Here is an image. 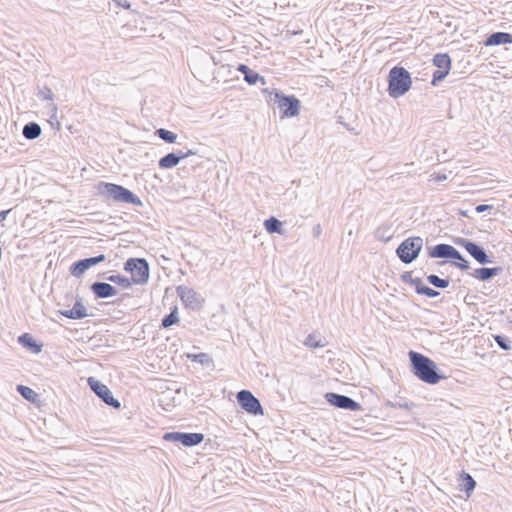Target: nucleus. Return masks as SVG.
Here are the masks:
<instances>
[{
    "label": "nucleus",
    "mask_w": 512,
    "mask_h": 512,
    "mask_svg": "<svg viewBox=\"0 0 512 512\" xmlns=\"http://www.w3.org/2000/svg\"><path fill=\"white\" fill-rule=\"evenodd\" d=\"M264 227L268 233H277L280 235L285 234L283 223L274 216H270L268 219L264 221Z\"/></svg>",
    "instance_id": "393cba45"
},
{
    "label": "nucleus",
    "mask_w": 512,
    "mask_h": 512,
    "mask_svg": "<svg viewBox=\"0 0 512 512\" xmlns=\"http://www.w3.org/2000/svg\"><path fill=\"white\" fill-rule=\"evenodd\" d=\"M417 294L419 295H424L428 298H435V297H438L440 295V292L423 284V282L421 281V284H418L417 285V290L415 291Z\"/></svg>",
    "instance_id": "72a5a7b5"
},
{
    "label": "nucleus",
    "mask_w": 512,
    "mask_h": 512,
    "mask_svg": "<svg viewBox=\"0 0 512 512\" xmlns=\"http://www.w3.org/2000/svg\"><path fill=\"white\" fill-rule=\"evenodd\" d=\"M186 357L190 361L199 363V364H201V365H203L205 367H212V368L214 367V360L207 353H204V352L197 353V354L188 353L186 355Z\"/></svg>",
    "instance_id": "bb28decb"
},
{
    "label": "nucleus",
    "mask_w": 512,
    "mask_h": 512,
    "mask_svg": "<svg viewBox=\"0 0 512 512\" xmlns=\"http://www.w3.org/2000/svg\"><path fill=\"white\" fill-rule=\"evenodd\" d=\"M322 233V228L320 224H317L313 227V235L318 238Z\"/></svg>",
    "instance_id": "de8ad7c7"
},
{
    "label": "nucleus",
    "mask_w": 512,
    "mask_h": 512,
    "mask_svg": "<svg viewBox=\"0 0 512 512\" xmlns=\"http://www.w3.org/2000/svg\"><path fill=\"white\" fill-rule=\"evenodd\" d=\"M93 266L94 265L92 264V261L89 257L83 258L73 262L69 267V272L75 278H80L87 270H89Z\"/></svg>",
    "instance_id": "6ab92c4d"
},
{
    "label": "nucleus",
    "mask_w": 512,
    "mask_h": 512,
    "mask_svg": "<svg viewBox=\"0 0 512 512\" xmlns=\"http://www.w3.org/2000/svg\"><path fill=\"white\" fill-rule=\"evenodd\" d=\"M496 344L503 350L509 351L511 349V341L505 335H494Z\"/></svg>",
    "instance_id": "ea45409f"
},
{
    "label": "nucleus",
    "mask_w": 512,
    "mask_h": 512,
    "mask_svg": "<svg viewBox=\"0 0 512 512\" xmlns=\"http://www.w3.org/2000/svg\"><path fill=\"white\" fill-rule=\"evenodd\" d=\"M124 271L131 274L133 284L144 285L150 277V266L145 258H129L124 263Z\"/></svg>",
    "instance_id": "39448f33"
},
{
    "label": "nucleus",
    "mask_w": 512,
    "mask_h": 512,
    "mask_svg": "<svg viewBox=\"0 0 512 512\" xmlns=\"http://www.w3.org/2000/svg\"><path fill=\"white\" fill-rule=\"evenodd\" d=\"M181 161V156L177 152H171L161 157L158 161V166L161 169H172L176 167Z\"/></svg>",
    "instance_id": "aec40b11"
},
{
    "label": "nucleus",
    "mask_w": 512,
    "mask_h": 512,
    "mask_svg": "<svg viewBox=\"0 0 512 512\" xmlns=\"http://www.w3.org/2000/svg\"><path fill=\"white\" fill-rule=\"evenodd\" d=\"M493 209V206L492 205H488V204H479L475 207V211L477 213H483L485 211H489V210H492Z\"/></svg>",
    "instance_id": "a19ab883"
},
{
    "label": "nucleus",
    "mask_w": 512,
    "mask_h": 512,
    "mask_svg": "<svg viewBox=\"0 0 512 512\" xmlns=\"http://www.w3.org/2000/svg\"><path fill=\"white\" fill-rule=\"evenodd\" d=\"M117 6L122 7L126 10L131 8V3L127 0H114Z\"/></svg>",
    "instance_id": "a18cd8bd"
},
{
    "label": "nucleus",
    "mask_w": 512,
    "mask_h": 512,
    "mask_svg": "<svg viewBox=\"0 0 512 512\" xmlns=\"http://www.w3.org/2000/svg\"><path fill=\"white\" fill-rule=\"evenodd\" d=\"M503 271V268L500 266L496 267H481L477 268L472 272V276L480 281H488L498 275H500Z\"/></svg>",
    "instance_id": "dca6fc26"
},
{
    "label": "nucleus",
    "mask_w": 512,
    "mask_h": 512,
    "mask_svg": "<svg viewBox=\"0 0 512 512\" xmlns=\"http://www.w3.org/2000/svg\"><path fill=\"white\" fill-rule=\"evenodd\" d=\"M99 277H103L107 281L114 283L123 289H129L133 285V282L131 279H129L126 276H123L121 274H111V275L106 276L105 273H101V274H99Z\"/></svg>",
    "instance_id": "b1692460"
},
{
    "label": "nucleus",
    "mask_w": 512,
    "mask_h": 512,
    "mask_svg": "<svg viewBox=\"0 0 512 512\" xmlns=\"http://www.w3.org/2000/svg\"><path fill=\"white\" fill-rule=\"evenodd\" d=\"M163 440L181 444L184 447H194L199 445L204 440V435L202 433L196 432L172 431L166 432L163 435Z\"/></svg>",
    "instance_id": "6e6552de"
},
{
    "label": "nucleus",
    "mask_w": 512,
    "mask_h": 512,
    "mask_svg": "<svg viewBox=\"0 0 512 512\" xmlns=\"http://www.w3.org/2000/svg\"><path fill=\"white\" fill-rule=\"evenodd\" d=\"M179 322L178 309L175 306L170 313L165 315L161 320V328H169Z\"/></svg>",
    "instance_id": "c756f323"
},
{
    "label": "nucleus",
    "mask_w": 512,
    "mask_h": 512,
    "mask_svg": "<svg viewBox=\"0 0 512 512\" xmlns=\"http://www.w3.org/2000/svg\"><path fill=\"white\" fill-rule=\"evenodd\" d=\"M17 392L27 401L35 403L38 401L39 394L32 388L19 384L16 387Z\"/></svg>",
    "instance_id": "cd10ccee"
},
{
    "label": "nucleus",
    "mask_w": 512,
    "mask_h": 512,
    "mask_svg": "<svg viewBox=\"0 0 512 512\" xmlns=\"http://www.w3.org/2000/svg\"><path fill=\"white\" fill-rule=\"evenodd\" d=\"M237 71H239L243 75L244 80L249 85H255L257 82H260L262 85L266 84L265 78L263 76H261L258 72L252 70L246 64H243V63L238 64Z\"/></svg>",
    "instance_id": "2eb2a0df"
},
{
    "label": "nucleus",
    "mask_w": 512,
    "mask_h": 512,
    "mask_svg": "<svg viewBox=\"0 0 512 512\" xmlns=\"http://www.w3.org/2000/svg\"><path fill=\"white\" fill-rule=\"evenodd\" d=\"M327 403L333 407L340 408L343 410L349 411H358L362 409V406L359 402L355 401L349 396L338 394L334 392H327L324 395Z\"/></svg>",
    "instance_id": "9b49d317"
},
{
    "label": "nucleus",
    "mask_w": 512,
    "mask_h": 512,
    "mask_svg": "<svg viewBox=\"0 0 512 512\" xmlns=\"http://www.w3.org/2000/svg\"><path fill=\"white\" fill-rule=\"evenodd\" d=\"M176 292L177 296L181 299L186 307H189L192 310L201 309L203 299L201 298V295L194 289L180 285L176 288Z\"/></svg>",
    "instance_id": "f8f14e48"
},
{
    "label": "nucleus",
    "mask_w": 512,
    "mask_h": 512,
    "mask_svg": "<svg viewBox=\"0 0 512 512\" xmlns=\"http://www.w3.org/2000/svg\"><path fill=\"white\" fill-rule=\"evenodd\" d=\"M92 261V264L95 266L101 262L106 260V256L104 254H99L97 256L89 257Z\"/></svg>",
    "instance_id": "37998d69"
},
{
    "label": "nucleus",
    "mask_w": 512,
    "mask_h": 512,
    "mask_svg": "<svg viewBox=\"0 0 512 512\" xmlns=\"http://www.w3.org/2000/svg\"><path fill=\"white\" fill-rule=\"evenodd\" d=\"M90 290L96 299H106L117 295V289L107 282L96 281L90 285Z\"/></svg>",
    "instance_id": "4468645a"
},
{
    "label": "nucleus",
    "mask_w": 512,
    "mask_h": 512,
    "mask_svg": "<svg viewBox=\"0 0 512 512\" xmlns=\"http://www.w3.org/2000/svg\"><path fill=\"white\" fill-rule=\"evenodd\" d=\"M449 70L437 69L432 74L431 85L437 86L441 81H443L447 75L449 74Z\"/></svg>",
    "instance_id": "58836bf2"
},
{
    "label": "nucleus",
    "mask_w": 512,
    "mask_h": 512,
    "mask_svg": "<svg viewBox=\"0 0 512 512\" xmlns=\"http://www.w3.org/2000/svg\"><path fill=\"white\" fill-rule=\"evenodd\" d=\"M155 135L158 136L161 140H163L166 143L172 144L175 143L177 140V134L167 130L165 128H159L155 131Z\"/></svg>",
    "instance_id": "2f4dec72"
},
{
    "label": "nucleus",
    "mask_w": 512,
    "mask_h": 512,
    "mask_svg": "<svg viewBox=\"0 0 512 512\" xmlns=\"http://www.w3.org/2000/svg\"><path fill=\"white\" fill-rule=\"evenodd\" d=\"M60 314L68 319H72V320H75V314L73 313V311L71 309L69 310H60L59 311Z\"/></svg>",
    "instance_id": "49530a36"
},
{
    "label": "nucleus",
    "mask_w": 512,
    "mask_h": 512,
    "mask_svg": "<svg viewBox=\"0 0 512 512\" xmlns=\"http://www.w3.org/2000/svg\"><path fill=\"white\" fill-rule=\"evenodd\" d=\"M42 133L41 126L37 122H28L22 129V135L27 140L37 139Z\"/></svg>",
    "instance_id": "4be33fe9"
},
{
    "label": "nucleus",
    "mask_w": 512,
    "mask_h": 512,
    "mask_svg": "<svg viewBox=\"0 0 512 512\" xmlns=\"http://www.w3.org/2000/svg\"><path fill=\"white\" fill-rule=\"evenodd\" d=\"M428 256L430 258L453 259L459 256V251L450 244L440 243L428 247Z\"/></svg>",
    "instance_id": "ddd939ff"
},
{
    "label": "nucleus",
    "mask_w": 512,
    "mask_h": 512,
    "mask_svg": "<svg viewBox=\"0 0 512 512\" xmlns=\"http://www.w3.org/2000/svg\"><path fill=\"white\" fill-rule=\"evenodd\" d=\"M304 344L309 348H320L325 346V343H323L322 339L318 338L314 334H309L306 337Z\"/></svg>",
    "instance_id": "e433bc0d"
},
{
    "label": "nucleus",
    "mask_w": 512,
    "mask_h": 512,
    "mask_svg": "<svg viewBox=\"0 0 512 512\" xmlns=\"http://www.w3.org/2000/svg\"><path fill=\"white\" fill-rule=\"evenodd\" d=\"M512 34L507 32H493L489 34L484 41L486 46H497L502 44H511Z\"/></svg>",
    "instance_id": "a211bd4d"
},
{
    "label": "nucleus",
    "mask_w": 512,
    "mask_h": 512,
    "mask_svg": "<svg viewBox=\"0 0 512 512\" xmlns=\"http://www.w3.org/2000/svg\"><path fill=\"white\" fill-rule=\"evenodd\" d=\"M461 491H464L466 495L469 497L476 487V481L474 478L467 472L462 471L459 477Z\"/></svg>",
    "instance_id": "412c9836"
},
{
    "label": "nucleus",
    "mask_w": 512,
    "mask_h": 512,
    "mask_svg": "<svg viewBox=\"0 0 512 512\" xmlns=\"http://www.w3.org/2000/svg\"><path fill=\"white\" fill-rule=\"evenodd\" d=\"M37 97L43 101H50L51 104H53L54 101V94L52 90L44 85V86H37Z\"/></svg>",
    "instance_id": "473e14b6"
},
{
    "label": "nucleus",
    "mask_w": 512,
    "mask_h": 512,
    "mask_svg": "<svg viewBox=\"0 0 512 512\" xmlns=\"http://www.w3.org/2000/svg\"><path fill=\"white\" fill-rule=\"evenodd\" d=\"M385 406L391 408L411 410L413 407H415V404L413 402H408L401 397H395L394 400H386Z\"/></svg>",
    "instance_id": "c85d7f7f"
},
{
    "label": "nucleus",
    "mask_w": 512,
    "mask_h": 512,
    "mask_svg": "<svg viewBox=\"0 0 512 512\" xmlns=\"http://www.w3.org/2000/svg\"><path fill=\"white\" fill-rule=\"evenodd\" d=\"M451 265L466 271L470 268V263L467 259L463 257V255L459 252V256L457 258H453L451 261Z\"/></svg>",
    "instance_id": "4c0bfd02"
},
{
    "label": "nucleus",
    "mask_w": 512,
    "mask_h": 512,
    "mask_svg": "<svg viewBox=\"0 0 512 512\" xmlns=\"http://www.w3.org/2000/svg\"><path fill=\"white\" fill-rule=\"evenodd\" d=\"M402 282L406 283V284H410L412 286H414L415 288V291L417 290V285L418 284H421V281L422 279L419 278V277H416V278H413L412 277V272L411 271H405L401 274L400 276Z\"/></svg>",
    "instance_id": "c9c22d12"
},
{
    "label": "nucleus",
    "mask_w": 512,
    "mask_h": 512,
    "mask_svg": "<svg viewBox=\"0 0 512 512\" xmlns=\"http://www.w3.org/2000/svg\"><path fill=\"white\" fill-rule=\"evenodd\" d=\"M454 243L463 247L479 264L485 265L492 263L485 249L478 243L462 237L456 238Z\"/></svg>",
    "instance_id": "9d476101"
},
{
    "label": "nucleus",
    "mask_w": 512,
    "mask_h": 512,
    "mask_svg": "<svg viewBox=\"0 0 512 512\" xmlns=\"http://www.w3.org/2000/svg\"><path fill=\"white\" fill-rule=\"evenodd\" d=\"M432 63L438 69L451 70L452 60L447 53H437L433 56Z\"/></svg>",
    "instance_id": "a878e982"
},
{
    "label": "nucleus",
    "mask_w": 512,
    "mask_h": 512,
    "mask_svg": "<svg viewBox=\"0 0 512 512\" xmlns=\"http://www.w3.org/2000/svg\"><path fill=\"white\" fill-rule=\"evenodd\" d=\"M71 310L75 314V320H80L88 316L86 307L83 305L81 299L76 300Z\"/></svg>",
    "instance_id": "f704fd0d"
},
{
    "label": "nucleus",
    "mask_w": 512,
    "mask_h": 512,
    "mask_svg": "<svg viewBox=\"0 0 512 512\" xmlns=\"http://www.w3.org/2000/svg\"><path fill=\"white\" fill-rule=\"evenodd\" d=\"M393 235V225L390 223L380 225L375 231V238L384 243L389 242L393 238Z\"/></svg>",
    "instance_id": "5701e85b"
},
{
    "label": "nucleus",
    "mask_w": 512,
    "mask_h": 512,
    "mask_svg": "<svg viewBox=\"0 0 512 512\" xmlns=\"http://www.w3.org/2000/svg\"><path fill=\"white\" fill-rule=\"evenodd\" d=\"M92 261V264L95 266L101 262L106 260V256L104 254H99L97 256L89 257Z\"/></svg>",
    "instance_id": "79ce46f5"
},
{
    "label": "nucleus",
    "mask_w": 512,
    "mask_h": 512,
    "mask_svg": "<svg viewBox=\"0 0 512 512\" xmlns=\"http://www.w3.org/2000/svg\"><path fill=\"white\" fill-rule=\"evenodd\" d=\"M387 81L388 95L394 99L405 95L412 86V79L409 71L398 65L390 69Z\"/></svg>",
    "instance_id": "20e7f679"
},
{
    "label": "nucleus",
    "mask_w": 512,
    "mask_h": 512,
    "mask_svg": "<svg viewBox=\"0 0 512 512\" xmlns=\"http://www.w3.org/2000/svg\"><path fill=\"white\" fill-rule=\"evenodd\" d=\"M97 193L106 201L143 206L141 199L128 188L110 182L101 181L96 186Z\"/></svg>",
    "instance_id": "7ed1b4c3"
},
{
    "label": "nucleus",
    "mask_w": 512,
    "mask_h": 512,
    "mask_svg": "<svg viewBox=\"0 0 512 512\" xmlns=\"http://www.w3.org/2000/svg\"><path fill=\"white\" fill-rule=\"evenodd\" d=\"M262 93L266 95L268 105L274 106L281 112V118H292L300 113L301 102L295 95H286L279 89L265 88Z\"/></svg>",
    "instance_id": "f03ea898"
},
{
    "label": "nucleus",
    "mask_w": 512,
    "mask_h": 512,
    "mask_svg": "<svg viewBox=\"0 0 512 512\" xmlns=\"http://www.w3.org/2000/svg\"><path fill=\"white\" fill-rule=\"evenodd\" d=\"M178 154H179V156H181V160H182V159L188 158L192 155H196V151H193L191 149H187L186 151L179 150Z\"/></svg>",
    "instance_id": "c03bdc74"
},
{
    "label": "nucleus",
    "mask_w": 512,
    "mask_h": 512,
    "mask_svg": "<svg viewBox=\"0 0 512 512\" xmlns=\"http://www.w3.org/2000/svg\"><path fill=\"white\" fill-rule=\"evenodd\" d=\"M411 372L422 382L429 385L438 384L446 376L438 369L437 364L429 357L409 351Z\"/></svg>",
    "instance_id": "f257e3e1"
},
{
    "label": "nucleus",
    "mask_w": 512,
    "mask_h": 512,
    "mask_svg": "<svg viewBox=\"0 0 512 512\" xmlns=\"http://www.w3.org/2000/svg\"><path fill=\"white\" fill-rule=\"evenodd\" d=\"M426 280L429 284L433 285L436 288L445 289L450 284L449 278H440L435 274H430L426 277Z\"/></svg>",
    "instance_id": "7c9ffc66"
},
{
    "label": "nucleus",
    "mask_w": 512,
    "mask_h": 512,
    "mask_svg": "<svg viewBox=\"0 0 512 512\" xmlns=\"http://www.w3.org/2000/svg\"><path fill=\"white\" fill-rule=\"evenodd\" d=\"M422 248L423 239L421 237H408L399 244L396 255L404 264H410L418 258Z\"/></svg>",
    "instance_id": "423d86ee"
},
{
    "label": "nucleus",
    "mask_w": 512,
    "mask_h": 512,
    "mask_svg": "<svg viewBox=\"0 0 512 512\" xmlns=\"http://www.w3.org/2000/svg\"><path fill=\"white\" fill-rule=\"evenodd\" d=\"M10 212H11V209L0 211V223H2L6 219V217L8 216V214Z\"/></svg>",
    "instance_id": "09e8293b"
},
{
    "label": "nucleus",
    "mask_w": 512,
    "mask_h": 512,
    "mask_svg": "<svg viewBox=\"0 0 512 512\" xmlns=\"http://www.w3.org/2000/svg\"><path fill=\"white\" fill-rule=\"evenodd\" d=\"M461 215L466 216V217L468 216L466 211H461Z\"/></svg>",
    "instance_id": "8fccbe9b"
},
{
    "label": "nucleus",
    "mask_w": 512,
    "mask_h": 512,
    "mask_svg": "<svg viewBox=\"0 0 512 512\" xmlns=\"http://www.w3.org/2000/svg\"><path fill=\"white\" fill-rule=\"evenodd\" d=\"M87 384L91 391L106 405L114 409L121 408L120 401L113 396L111 390L103 382L94 377H89L87 379Z\"/></svg>",
    "instance_id": "0eeeda50"
},
{
    "label": "nucleus",
    "mask_w": 512,
    "mask_h": 512,
    "mask_svg": "<svg viewBox=\"0 0 512 512\" xmlns=\"http://www.w3.org/2000/svg\"><path fill=\"white\" fill-rule=\"evenodd\" d=\"M18 343L28 351L39 354L42 351L43 345L38 343L31 334L23 333L18 337Z\"/></svg>",
    "instance_id": "f3484780"
},
{
    "label": "nucleus",
    "mask_w": 512,
    "mask_h": 512,
    "mask_svg": "<svg viewBox=\"0 0 512 512\" xmlns=\"http://www.w3.org/2000/svg\"><path fill=\"white\" fill-rule=\"evenodd\" d=\"M239 406L248 414L259 416L264 414V409L259 401L251 391L243 389L236 395Z\"/></svg>",
    "instance_id": "1a4fd4ad"
}]
</instances>
